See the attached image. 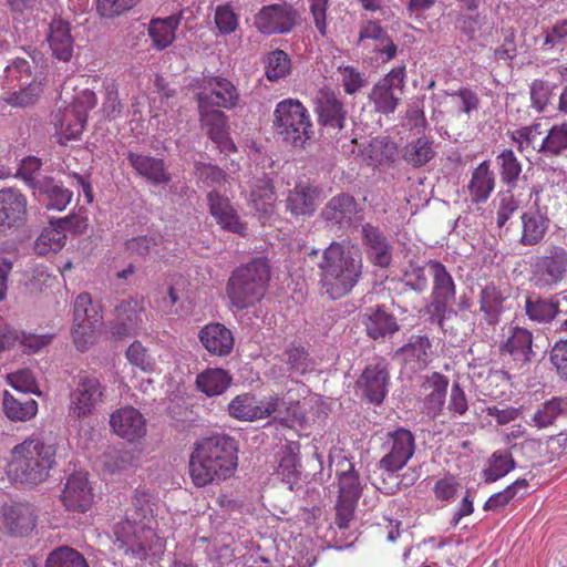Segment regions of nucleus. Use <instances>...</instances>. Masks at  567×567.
<instances>
[{"label":"nucleus","mask_w":567,"mask_h":567,"mask_svg":"<svg viewBox=\"0 0 567 567\" xmlns=\"http://www.w3.org/2000/svg\"><path fill=\"white\" fill-rule=\"evenodd\" d=\"M238 443L226 434L202 437L194 443L188 470L196 487L219 485L231 478L238 467Z\"/></svg>","instance_id":"1"},{"label":"nucleus","mask_w":567,"mask_h":567,"mask_svg":"<svg viewBox=\"0 0 567 567\" xmlns=\"http://www.w3.org/2000/svg\"><path fill=\"white\" fill-rule=\"evenodd\" d=\"M319 282L331 299L348 295L361 276V258L349 240L332 241L317 262Z\"/></svg>","instance_id":"2"},{"label":"nucleus","mask_w":567,"mask_h":567,"mask_svg":"<svg viewBox=\"0 0 567 567\" xmlns=\"http://www.w3.org/2000/svg\"><path fill=\"white\" fill-rule=\"evenodd\" d=\"M55 457L56 445L33 433L11 449L6 472L16 483L38 485L49 477Z\"/></svg>","instance_id":"3"},{"label":"nucleus","mask_w":567,"mask_h":567,"mask_svg":"<svg viewBox=\"0 0 567 567\" xmlns=\"http://www.w3.org/2000/svg\"><path fill=\"white\" fill-rule=\"evenodd\" d=\"M272 130L278 138L293 148H306L315 137V126L307 106L298 99L279 101L272 113Z\"/></svg>","instance_id":"4"},{"label":"nucleus","mask_w":567,"mask_h":567,"mask_svg":"<svg viewBox=\"0 0 567 567\" xmlns=\"http://www.w3.org/2000/svg\"><path fill=\"white\" fill-rule=\"evenodd\" d=\"M269 278L270 268L262 258L236 268L226 287L231 305L239 310L254 307L264 298Z\"/></svg>","instance_id":"5"},{"label":"nucleus","mask_w":567,"mask_h":567,"mask_svg":"<svg viewBox=\"0 0 567 567\" xmlns=\"http://www.w3.org/2000/svg\"><path fill=\"white\" fill-rule=\"evenodd\" d=\"M406 66L401 64L391 69L372 87L369 100L374 110L389 115L396 110L405 89Z\"/></svg>","instance_id":"6"},{"label":"nucleus","mask_w":567,"mask_h":567,"mask_svg":"<svg viewBox=\"0 0 567 567\" xmlns=\"http://www.w3.org/2000/svg\"><path fill=\"white\" fill-rule=\"evenodd\" d=\"M426 266L430 268L433 278L429 311L432 318L442 327L450 310V305L455 300L456 286L452 275L441 261L431 259L426 262Z\"/></svg>","instance_id":"7"},{"label":"nucleus","mask_w":567,"mask_h":567,"mask_svg":"<svg viewBox=\"0 0 567 567\" xmlns=\"http://www.w3.org/2000/svg\"><path fill=\"white\" fill-rule=\"evenodd\" d=\"M298 10L282 1L261 7L254 16V27L264 35L287 34L298 24Z\"/></svg>","instance_id":"8"},{"label":"nucleus","mask_w":567,"mask_h":567,"mask_svg":"<svg viewBox=\"0 0 567 567\" xmlns=\"http://www.w3.org/2000/svg\"><path fill=\"white\" fill-rule=\"evenodd\" d=\"M106 386L94 375H81L70 393L69 413L76 419L91 416L104 402Z\"/></svg>","instance_id":"9"},{"label":"nucleus","mask_w":567,"mask_h":567,"mask_svg":"<svg viewBox=\"0 0 567 567\" xmlns=\"http://www.w3.org/2000/svg\"><path fill=\"white\" fill-rule=\"evenodd\" d=\"M385 451L379 467L389 473L402 470L415 452V437L410 430L399 427L386 434L383 443Z\"/></svg>","instance_id":"10"},{"label":"nucleus","mask_w":567,"mask_h":567,"mask_svg":"<svg viewBox=\"0 0 567 567\" xmlns=\"http://www.w3.org/2000/svg\"><path fill=\"white\" fill-rule=\"evenodd\" d=\"M567 276V250L554 246L534 265L533 280L539 288H554Z\"/></svg>","instance_id":"11"},{"label":"nucleus","mask_w":567,"mask_h":567,"mask_svg":"<svg viewBox=\"0 0 567 567\" xmlns=\"http://www.w3.org/2000/svg\"><path fill=\"white\" fill-rule=\"evenodd\" d=\"M115 319L112 333L116 338L137 334L143 327L145 302L143 297L128 296L118 301L114 309Z\"/></svg>","instance_id":"12"},{"label":"nucleus","mask_w":567,"mask_h":567,"mask_svg":"<svg viewBox=\"0 0 567 567\" xmlns=\"http://www.w3.org/2000/svg\"><path fill=\"white\" fill-rule=\"evenodd\" d=\"M390 383L389 363L384 358H377L369 363L357 381L363 396L371 403L381 404L386 396Z\"/></svg>","instance_id":"13"},{"label":"nucleus","mask_w":567,"mask_h":567,"mask_svg":"<svg viewBox=\"0 0 567 567\" xmlns=\"http://www.w3.org/2000/svg\"><path fill=\"white\" fill-rule=\"evenodd\" d=\"M315 111L318 123L333 137L344 127L347 112L342 102L329 87L320 89L316 96Z\"/></svg>","instance_id":"14"},{"label":"nucleus","mask_w":567,"mask_h":567,"mask_svg":"<svg viewBox=\"0 0 567 567\" xmlns=\"http://www.w3.org/2000/svg\"><path fill=\"white\" fill-rule=\"evenodd\" d=\"M95 103L94 93L84 92L70 110H65L59 131L58 141L60 144L66 145L69 141L78 140L81 136L86 124L87 111L93 109Z\"/></svg>","instance_id":"15"},{"label":"nucleus","mask_w":567,"mask_h":567,"mask_svg":"<svg viewBox=\"0 0 567 567\" xmlns=\"http://www.w3.org/2000/svg\"><path fill=\"white\" fill-rule=\"evenodd\" d=\"M206 199L210 216L221 229L239 236H246L247 224L240 219L236 207L227 196L219 192L210 190L207 193Z\"/></svg>","instance_id":"16"},{"label":"nucleus","mask_w":567,"mask_h":567,"mask_svg":"<svg viewBox=\"0 0 567 567\" xmlns=\"http://www.w3.org/2000/svg\"><path fill=\"white\" fill-rule=\"evenodd\" d=\"M278 396L257 400L255 395L244 393L235 396L228 404L230 416L240 421L266 419L274 414L279 406Z\"/></svg>","instance_id":"17"},{"label":"nucleus","mask_w":567,"mask_h":567,"mask_svg":"<svg viewBox=\"0 0 567 567\" xmlns=\"http://www.w3.org/2000/svg\"><path fill=\"white\" fill-rule=\"evenodd\" d=\"M357 45L381 56L383 63L392 61L398 52L396 44L378 21L368 20L361 24Z\"/></svg>","instance_id":"18"},{"label":"nucleus","mask_w":567,"mask_h":567,"mask_svg":"<svg viewBox=\"0 0 567 567\" xmlns=\"http://www.w3.org/2000/svg\"><path fill=\"white\" fill-rule=\"evenodd\" d=\"M533 333L520 327H513L506 340L499 346L502 357H508L507 363H512L517 370L527 368L533 353Z\"/></svg>","instance_id":"19"},{"label":"nucleus","mask_w":567,"mask_h":567,"mask_svg":"<svg viewBox=\"0 0 567 567\" xmlns=\"http://www.w3.org/2000/svg\"><path fill=\"white\" fill-rule=\"evenodd\" d=\"M28 199L17 188L0 190V236L23 225L27 216Z\"/></svg>","instance_id":"20"},{"label":"nucleus","mask_w":567,"mask_h":567,"mask_svg":"<svg viewBox=\"0 0 567 567\" xmlns=\"http://www.w3.org/2000/svg\"><path fill=\"white\" fill-rule=\"evenodd\" d=\"M361 212L362 208L352 195L340 193L327 202L320 216L327 225L346 228L352 225Z\"/></svg>","instance_id":"21"},{"label":"nucleus","mask_w":567,"mask_h":567,"mask_svg":"<svg viewBox=\"0 0 567 567\" xmlns=\"http://www.w3.org/2000/svg\"><path fill=\"white\" fill-rule=\"evenodd\" d=\"M110 426L118 437L128 443L140 441L147 432L144 415L133 406L115 410L110 416Z\"/></svg>","instance_id":"22"},{"label":"nucleus","mask_w":567,"mask_h":567,"mask_svg":"<svg viewBox=\"0 0 567 567\" xmlns=\"http://www.w3.org/2000/svg\"><path fill=\"white\" fill-rule=\"evenodd\" d=\"M60 498L68 511L87 512L93 504V492L86 473L71 474L66 478Z\"/></svg>","instance_id":"23"},{"label":"nucleus","mask_w":567,"mask_h":567,"mask_svg":"<svg viewBox=\"0 0 567 567\" xmlns=\"http://www.w3.org/2000/svg\"><path fill=\"white\" fill-rule=\"evenodd\" d=\"M321 198V189L308 181H299L285 199L286 210L295 217L312 216Z\"/></svg>","instance_id":"24"},{"label":"nucleus","mask_w":567,"mask_h":567,"mask_svg":"<svg viewBox=\"0 0 567 567\" xmlns=\"http://www.w3.org/2000/svg\"><path fill=\"white\" fill-rule=\"evenodd\" d=\"M206 90L198 94V105L233 109L239 101V92L231 81L221 76L207 80Z\"/></svg>","instance_id":"25"},{"label":"nucleus","mask_w":567,"mask_h":567,"mask_svg":"<svg viewBox=\"0 0 567 567\" xmlns=\"http://www.w3.org/2000/svg\"><path fill=\"white\" fill-rule=\"evenodd\" d=\"M361 233L370 262L380 268H388L392 261V246L386 236L378 226L370 223L362 225Z\"/></svg>","instance_id":"26"},{"label":"nucleus","mask_w":567,"mask_h":567,"mask_svg":"<svg viewBox=\"0 0 567 567\" xmlns=\"http://www.w3.org/2000/svg\"><path fill=\"white\" fill-rule=\"evenodd\" d=\"M3 526L14 537L28 536L37 526L34 508L27 503H13L2 508Z\"/></svg>","instance_id":"27"},{"label":"nucleus","mask_w":567,"mask_h":567,"mask_svg":"<svg viewBox=\"0 0 567 567\" xmlns=\"http://www.w3.org/2000/svg\"><path fill=\"white\" fill-rule=\"evenodd\" d=\"M511 297L508 286H498L494 282L485 285L478 296L480 311L488 326H495L505 310L504 303Z\"/></svg>","instance_id":"28"},{"label":"nucleus","mask_w":567,"mask_h":567,"mask_svg":"<svg viewBox=\"0 0 567 567\" xmlns=\"http://www.w3.org/2000/svg\"><path fill=\"white\" fill-rule=\"evenodd\" d=\"M71 30L70 21L61 17H54L49 24L47 41L52 55L59 61L69 62L73 56L74 38Z\"/></svg>","instance_id":"29"},{"label":"nucleus","mask_w":567,"mask_h":567,"mask_svg":"<svg viewBox=\"0 0 567 567\" xmlns=\"http://www.w3.org/2000/svg\"><path fill=\"white\" fill-rule=\"evenodd\" d=\"M143 513L131 515L130 518L116 524L114 529L115 543L118 548H123L125 554L132 553L137 557L146 554V545L140 539L138 533L143 529L137 520L146 516V511L141 509Z\"/></svg>","instance_id":"30"},{"label":"nucleus","mask_w":567,"mask_h":567,"mask_svg":"<svg viewBox=\"0 0 567 567\" xmlns=\"http://www.w3.org/2000/svg\"><path fill=\"white\" fill-rule=\"evenodd\" d=\"M126 158L136 174L153 185H167L172 179L163 158L135 152H128Z\"/></svg>","instance_id":"31"},{"label":"nucleus","mask_w":567,"mask_h":567,"mask_svg":"<svg viewBox=\"0 0 567 567\" xmlns=\"http://www.w3.org/2000/svg\"><path fill=\"white\" fill-rule=\"evenodd\" d=\"M198 337L203 347L213 355L227 357L234 349L235 338L233 332L219 322L205 324Z\"/></svg>","instance_id":"32"},{"label":"nucleus","mask_w":567,"mask_h":567,"mask_svg":"<svg viewBox=\"0 0 567 567\" xmlns=\"http://www.w3.org/2000/svg\"><path fill=\"white\" fill-rule=\"evenodd\" d=\"M200 122L208 136L221 150L235 151V144L229 140L227 130V116L217 109H210L206 105H198Z\"/></svg>","instance_id":"33"},{"label":"nucleus","mask_w":567,"mask_h":567,"mask_svg":"<svg viewBox=\"0 0 567 567\" xmlns=\"http://www.w3.org/2000/svg\"><path fill=\"white\" fill-rule=\"evenodd\" d=\"M506 135L516 145L517 151L524 155L545 154V130L540 123L507 131Z\"/></svg>","instance_id":"34"},{"label":"nucleus","mask_w":567,"mask_h":567,"mask_svg":"<svg viewBox=\"0 0 567 567\" xmlns=\"http://www.w3.org/2000/svg\"><path fill=\"white\" fill-rule=\"evenodd\" d=\"M449 384V378L440 372H432L423 378L421 390L424 394V405L433 416L442 412Z\"/></svg>","instance_id":"35"},{"label":"nucleus","mask_w":567,"mask_h":567,"mask_svg":"<svg viewBox=\"0 0 567 567\" xmlns=\"http://www.w3.org/2000/svg\"><path fill=\"white\" fill-rule=\"evenodd\" d=\"M181 21L182 14H172L166 18H153L150 21L147 34L152 40V47L156 51H163L173 44Z\"/></svg>","instance_id":"36"},{"label":"nucleus","mask_w":567,"mask_h":567,"mask_svg":"<svg viewBox=\"0 0 567 567\" xmlns=\"http://www.w3.org/2000/svg\"><path fill=\"white\" fill-rule=\"evenodd\" d=\"M495 188V176L488 161H483L471 174L467 184L470 199L473 204L486 203Z\"/></svg>","instance_id":"37"},{"label":"nucleus","mask_w":567,"mask_h":567,"mask_svg":"<svg viewBox=\"0 0 567 567\" xmlns=\"http://www.w3.org/2000/svg\"><path fill=\"white\" fill-rule=\"evenodd\" d=\"M277 194L271 179L256 178L251 183L248 204L260 216H271L276 209Z\"/></svg>","instance_id":"38"},{"label":"nucleus","mask_w":567,"mask_h":567,"mask_svg":"<svg viewBox=\"0 0 567 567\" xmlns=\"http://www.w3.org/2000/svg\"><path fill=\"white\" fill-rule=\"evenodd\" d=\"M336 477L338 481V497L359 499L362 493V485L359 473L355 471L353 463L342 456L336 464Z\"/></svg>","instance_id":"39"},{"label":"nucleus","mask_w":567,"mask_h":567,"mask_svg":"<svg viewBox=\"0 0 567 567\" xmlns=\"http://www.w3.org/2000/svg\"><path fill=\"white\" fill-rule=\"evenodd\" d=\"M363 323L372 339L393 334L399 330L396 319L386 312L383 307L371 308L364 313Z\"/></svg>","instance_id":"40"},{"label":"nucleus","mask_w":567,"mask_h":567,"mask_svg":"<svg viewBox=\"0 0 567 567\" xmlns=\"http://www.w3.org/2000/svg\"><path fill=\"white\" fill-rule=\"evenodd\" d=\"M230 373L220 368H209L196 377V388L207 396L223 394L231 384Z\"/></svg>","instance_id":"41"},{"label":"nucleus","mask_w":567,"mask_h":567,"mask_svg":"<svg viewBox=\"0 0 567 567\" xmlns=\"http://www.w3.org/2000/svg\"><path fill=\"white\" fill-rule=\"evenodd\" d=\"M522 236L519 243L524 246L539 244L548 229L549 220L539 212H526L520 216Z\"/></svg>","instance_id":"42"},{"label":"nucleus","mask_w":567,"mask_h":567,"mask_svg":"<svg viewBox=\"0 0 567 567\" xmlns=\"http://www.w3.org/2000/svg\"><path fill=\"white\" fill-rule=\"evenodd\" d=\"M3 412L11 421L27 422L38 413V402L34 399L14 398L9 391H4L2 400Z\"/></svg>","instance_id":"43"},{"label":"nucleus","mask_w":567,"mask_h":567,"mask_svg":"<svg viewBox=\"0 0 567 567\" xmlns=\"http://www.w3.org/2000/svg\"><path fill=\"white\" fill-rule=\"evenodd\" d=\"M434 155L432 141L424 135L406 144L402 152L403 159L415 168L427 164Z\"/></svg>","instance_id":"44"},{"label":"nucleus","mask_w":567,"mask_h":567,"mask_svg":"<svg viewBox=\"0 0 567 567\" xmlns=\"http://www.w3.org/2000/svg\"><path fill=\"white\" fill-rule=\"evenodd\" d=\"M102 319V316L94 313L89 321L74 322L72 338L78 350L85 351L96 341L103 326Z\"/></svg>","instance_id":"45"},{"label":"nucleus","mask_w":567,"mask_h":567,"mask_svg":"<svg viewBox=\"0 0 567 567\" xmlns=\"http://www.w3.org/2000/svg\"><path fill=\"white\" fill-rule=\"evenodd\" d=\"M559 302L555 298H526V316L535 322H550L558 315Z\"/></svg>","instance_id":"46"},{"label":"nucleus","mask_w":567,"mask_h":567,"mask_svg":"<svg viewBox=\"0 0 567 567\" xmlns=\"http://www.w3.org/2000/svg\"><path fill=\"white\" fill-rule=\"evenodd\" d=\"M515 467V461L508 451H495L483 471L484 481L493 483L507 475Z\"/></svg>","instance_id":"47"},{"label":"nucleus","mask_w":567,"mask_h":567,"mask_svg":"<svg viewBox=\"0 0 567 567\" xmlns=\"http://www.w3.org/2000/svg\"><path fill=\"white\" fill-rule=\"evenodd\" d=\"M290 374L303 375L313 368L312 359L303 347H289L280 355Z\"/></svg>","instance_id":"48"},{"label":"nucleus","mask_w":567,"mask_h":567,"mask_svg":"<svg viewBox=\"0 0 567 567\" xmlns=\"http://www.w3.org/2000/svg\"><path fill=\"white\" fill-rule=\"evenodd\" d=\"M291 72L289 55L280 49L269 52L265 60V74L270 82H277Z\"/></svg>","instance_id":"49"},{"label":"nucleus","mask_w":567,"mask_h":567,"mask_svg":"<svg viewBox=\"0 0 567 567\" xmlns=\"http://www.w3.org/2000/svg\"><path fill=\"white\" fill-rule=\"evenodd\" d=\"M45 567H89L85 557L70 546H59L47 557Z\"/></svg>","instance_id":"50"},{"label":"nucleus","mask_w":567,"mask_h":567,"mask_svg":"<svg viewBox=\"0 0 567 567\" xmlns=\"http://www.w3.org/2000/svg\"><path fill=\"white\" fill-rule=\"evenodd\" d=\"M561 414H567V398H553L534 414L533 423L538 429H545L553 425Z\"/></svg>","instance_id":"51"},{"label":"nucleus","mask_w":567,"mask_h":567,"mask_svg":"<svg viewBox=\"0 0 567 567\" xmlns=\"http://www.w3.org/2000/svg\"><path fill=\"white\" fill-rule=\"evenodd\" d=\"M496 165L504 184L514 185L518 181L522 164L512 148H505L496 156Z\"/></svg>","instance_id":"52"},{"label":"nucleus","mask_w":567,"mask_h":567,"mask_svg":"<svg viewBox=\"0 0 567 567\" xmlns=\"http://www.w3.org/2000/svg\"><path fill=\"white\" fill-rule=\"evenodd\" d=\"M66 243V234L56 225L43 229L34 243V250L38 255L60 251Z\"/></svg>","instance_id":"53"},{"label":"nucleus","mask_w":567,"mask_h":567,"mask_svg":"<svg viewBox=\"0 0 567 567\" xmlns=\"http://www.w3.org/2000/svg\"><path fill=\"white\" fill-rule=\"evenodd\" d=\"M431 342L425 336L412 337L410 342L399 349L406 362L415 361L419 368L426 367Z\"/></svg>","instance_id":"54"},{"label":"nucleus","mask_w":567,"mask_h":567,"mask_svg":"<svg viewBox=\"0 0 567 567\" xmlns=\"http://www.w3.org/2000/svg\"><path fill=\"white\" fill-rule=\"evenodd\" d=\"M545 154L560 156L567 152V122L545 130Z\"/></svg>","instance_id":"55"},{"label":"nucleus","mask_w":567,"mask_h":567,"mask_svg":"<svg viewBox=\"0 0 567 567\" xmlns=\"http://www.w3.org/2000/svg\"><path fill=\"white\" fill-rule=\"evenodd\" d=\"M163 240V236L159 233L135 236L124 243V250L130 256L145 257L154 248L161 246Z\"/></svg>","instance_id":"56"},{"label":"nucleus","mask_w":567,"mask_h":567,"mask_svg":"<svg viewBox=\"0 0 567 567\" xmlns=\"http://www.w3.org/2000/svg\"><path fill=\"white\" fill-rule=\"evenodd\" d=\"M300 466L299 457L295 452L288 450L284 453L277 473L289 488H292V485L297 483L300 475Z\"/></svg>","instance_id":"57"},{"label":"nucleus","mask_w":567,"mask_h":567,"mask_svg":"<svg viewBox=\"0 0 567 567\" xmlns=\"http://www.w3.org/2000/svg\"><path fill=\"white\" fill-rule=\"evenodd\" d=\"M127 361L145 373H151L155 368V360L141 341L135 340L126 350Z\"/></svg>","instance_id":"58"},{"label":"nucleus","mask_w":567,"mask_h":567,"mask_svg":"<svg viewBox=\"0 0 567 567\" xmlns=\"http://www.w3.org/2000/svg\"><path fill=\"white\" fill-rule=\"evenodd\" d=\"M525 434V426L522 424H514L504 433V443L514 451L520 449L522 451L526 452H537V450L540 447V442L538 440L526 439L519 445L515 443L516 440L523 439Z\"/></svg>","instance_id":"59"},{"label":"nucleus","mask_w":567,"mask_h":567,"mask_svg":"<svg viewBox=\"0 0 567 567\" xmlns=\"http://www.w3.org/2000/svg\"><path fill=\"white\" fill-rule=\"evenodd\" d=\"M133 463V455L128 451L111 450L101 456V464L105 472L113 474L127 468Z\"/></svg>","instance_id":"60"},{"label":"nucleus","mask_w":567,"mask_h":567,"mask_svg":"<svg viewBox=\"0 0 567 567\" xmlns=\"http://www.w3.org/2000/svg\"><path fill=\"white\" fill-rule=\"evenodd\" d=\"M520 202L511 190L498 194V207L496 215V224L499 228L505 226L508 219L519 209Z\"/></svg>","instance_id":"61"},{"label":"nucleus","mask_w":567,"mask_h":567,"mask_svg":"<svg viewBox=\"0 0 567 567\" xmlns=\"http://www.w3.org/2000/svg\"><path fill=\"white\" fill-rule=\"evenodd\" d=\"M403 282L416 292H423L429 285L425 268L414 261H409L404 272Z\"/></svg>","instance_id":"62"},{"label":"nucleus","mask_w":567,"mask_h":567,"mask_svg":"<svg viewBox=\"0 0 567 567\" xmlns=\"http://www.w3.org/2000/svg\"><path fill=\"white\" fill-rule=\"evenodd\" d=\"M215 24L221 34H230L238 28V16L229 6H219L215 11Z\"/></svg>","instance_id":"63"},{"label":"nucleus","mask_w":567,"mask_h":567,"mask_svg":"<svg viewBox=\"0 0 567 567\" xmlns=\"http://www.w3.org/2000/svg\"><path fill=\"white\" fill-rule=\"evenodd\" d=\"M567 44V19L556 21L545 30L544 47L549 49Z\"/></svg>","instance_id":"64"}]
</instances>
